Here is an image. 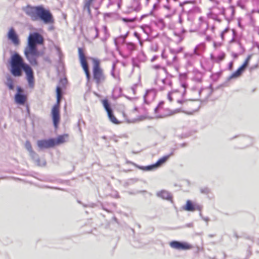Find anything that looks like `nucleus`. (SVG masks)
Returning a JSON list of instances; mask_svg holds the SVG:
<instances>
[{
	"instance_id": "19",
	"label": "nucleus",
	"mask_w": 259,
	"mask_h": 259,
	"mask_svg": "<svg viewBox=\"0 0 259 259\" xmlns=\"http://www.w3.org/2000/svg\"><path fill=\"white\" fill-rule=\"evenodd\" d=\"M158 196L165 199L169 200L171 199V196L167 191L162 190L158 193Z\"/></svg>"
},
{
	"instance_id": "31",
	"label": "nucleus",
	"mask_w": 259,
	"mask_h": 259,
	"mask_svg": "<svg viewBox=\"0 0 259 259\" xmlns=\"http://www.w3.org/2000/svg\"><path fill=\"white\" fill-rule=\"evenodd\" d=\"M228 31V28H226L225 29V30L221 33V37L223 39H224V36L226 32H227Z\"/></svg>"
},
{
	"instance_id": "5",
	"label": "nucleus",
	"mask_w": 259,
	"mask_h": 259,
	"mask_svg": "<svg viewBox=\"0 0 259 259\" xmlns=\"http://www.w3.org/2000/svg\"><path fill=\"white\" fill-rule=\"evenodd\" d=\"M103 0H87L82 9L83 15L96 16L99 15L98 9Z\"/></svg>"
},
{
	"instance_id": "25",
	"label": "nucleus",
	"mask_w": 259,
	"mask_h": 259,
	"mask_svg": "<svg viewBox=\"0 0 259 259\" xmlns=\"http://www.w3.org/2000/svg\"><path fill=\"white\" fill-rule=\"evenodd\" d=\"M25 148L30 152H32V148L31 143L29 141H26L25 143Z\"/></svg>"
},
{
	"instance_id": "23",
	"label": "nucleus",
	"mask_w": 259,
	"mask_h": 259,
	"mask_svg": "<svg viewBox=\"0 0 259 259\" xmlns=\"http://www.w3.org/2000/svg\"><path fill=\"white\" fill-rule=\"evenodd\" d=\"M252 55H248L246 59H245V61L243 63V64L241 66L243 69H245V68L248 65L249 61L252 57Z\"/></svg>"
},
{
	"instance_id": "6",
	"label": "nucleus",
	"mask_w": 259,
	"mask_h": 259,
	"mask_svg": "<svg viewBox=\"0 0 259 259\" xmlns=\"http://www.w3.org/2000/svg\"><path fill=\"white\" fill-rule=\"evenodd\" d=\"M57 93V102L53 106L51 110V115L53 123L55 129H57L61 120L60 103L61 98V89L57 87L56 89Z\"/></svg>"
},
{
	"instance_id": "22",
	"label": "nucleus",
	"mask_w": 259,
	"mask_h": 259,
	"mask_svg": "<svg viewBox=\"0 0 259 259\" xmlns=\"http://www.w3.org/2000/svg\"><path fill=\"white\" fill-rule=\"evenodd\" d=\"M244 69H243L241 66L237 69V70L235 71L232 76L233 77H237L241 75L242 72L244 71Z\"/></svg>"
},
{
	"instance_id": "36",
	"label": "nucleus",
	"mask_w": 259,
	"mask_h": 259,
	"mask_svg": "<svg viewBox=\"0 0 259 259\" xmlns=\"http://www.w3.org/2000/svg\"><path fill=\"white\" fill-rule=\"evenodd\" d=\"M118 8H120V3L118 4Z\"/></svg>"
},
{
	"instance_id": "18",
	"label": "nucleus",
	"mask_w": 259,
	"mask_h": 259,
	"mask_svg": "<svg viewBox=\"0 0 259 259\" xmlns=\"http://www.w3.org/2000/svg\"><path fill=\"white\" fill-rule=\"evenodd\" d=\"M69 135L67 134L59 135L57 138L54 139L55 146L62 144L68 141Z\"/></svg>"
},
{
	"instance_id": "17",
	"label": "nucleus",
	"mask_w": 259,
	"mask_h": 259,
	"mask_svg": "<svg viewBox=\"0 0 259 259\" xmlns=\"http://www.w3.org/2000/svg\"><path fill=\"white\" fill-rule=\"evenodd\" d=\"M8 37L15 45L17 46L19 44L18 36L13 28L9 30L8 33Z\"/></svg>"
},
{
	"instance_id": "16",
	"label": "nucleus",
	"mask_w": 259,
	"mask_h": 259,
	"mask_svg": "<svg viewBox=\"0 0 259 259\" xmlns=\"http://www.w3.org/2000/svg\"><path fill=\"white\" fill-rule=\"evenodd\" d=\"M154 90L156 92L163 91L166 89V84L164 79H156L154 81Z\"/></svg>"
},
{
	"instance_id": "7",
	"label": "nucleus",
	"mask_w": 259,
	"mask_h": 259,
	"mask_svg": "<svg viewBox=\"0 0 259 259\" xmlns=\"http://www.w3.org/2000/svg\"><path fill=\"white\" fill-rule=\"evenodd\" d=\"M26 14L31 16H52L50 12L42 6L31 7L27 6L25 8Z\"/></svg>"
},
{
	"instance_id": "24",
	"label": "nucleus",
	"mask_w": 259,
	"mask_h": 259,
	"mask_svg": "<svg viewBox=\"0 0 259 259\" xmlns=\"http://www.w3.org/2000/svg\"><path fill=\"white\" fill-rule=\"evenodd\" d=\"M229 13H230V14L231 15H234L235 14V9L233 7L230 6L228 7L226 10V13H225V14H229Z\"/></svg>"
},
{
	"instance_id": "1",
	"label": "nucleus",
	"mask_w": 259,
	"mask_h": 259,
	"mask_svg": "<svg viewBox=\"0 0 259 259\" xmlns=\"http://www.w3.org/2000/svg\"><path fill=\"white\" fill-rule=\"evenodd\" d=\"M78 55L79 62L85 74L87 82H89L92 80L97 86L105 82L107 79V76L103 68L101 67L100 60L95 58L91 59L93 63L91 75L84 50L83 48H78Z\"/></svg>"
},
{
	"instance_id": "2",
	"label": "nucleus",
	"mask_w": 259,
	"mask_h": 259,
	"mask_svg": "<svg viewBox=\"0 0 259 259\" xmlns=\"http://www.w3.org/2000/svg\"><path fill=\"white\" fill-rule=\"evenodd\" d=\"M9 71L14 77H20L23 71L26 74V78L30 87L33 88L34 84L33 71L31 66L24 62L23 58L18 53L12 55L10 60Z\"/></svg>"
},
{
	"instance_id": "21",
	"label": "nucleus",
	"mask_w": 259,
	"mask_h": 259,
	"mask_svg": "<svg viewBox=\"0 0 259 259\" xmlns=\"http://www.w3.org/2000/svg\"><path fill=\"white\" fill-rule=\"evenodd\" d=\"M37 18H39L45 23H50L53 22V17H34L33 20H35L37 19Z\"/></svg>"
},
{
	"instance_id": "3",
	"label": "nucleus",
	"mask_w": 259,
	"mask_h": 259,
	"mask_svg": "<svg viewBox=\"0 0 259 259\" xmlns=\"http://www.w3.org/2000/svg\"><path fill=\"white\" fill-rule=\"evenodd\" d=\"M43 42L44 38L38 33L34 32L29 34L27 45L25 48L24 54L27 60L33 66L37 65V59L40 55L36 45L42 44Z\"/></svg>"
},
{
	"instance_id": "35",
	"label": "nucleus",
	"mask_w": 259,
	"mask_h": 259,
	"mask_svg": "<svg viewBox=\"0 0 259 259\" xmlns=\"http://www.w3.org/2000/svg\"><path fill=\"white\" fill-rule=\"evenodd\" d=\"M156 58H157V57H154L152 59V61H154V60H155Z\"/></svg>"
},
{
	"instance_id": "27",
	"label": "nucleus",
	"mask_w": 259,
	"mask_h": 259,
	"mask_svg": "<svg viewBox=\"0 0 259 259\" xmlns=\"http://www.w3.org/2000/svg\"><path fill=\"white\" fill-rule=\"evenodd\" d=\"M126 46L127 49L130 51H133L135 49V45L132 42L127 43Z\"/></svg>"
},
{
	"instance_id": "28",
	"label": "nucleus",
	"mask_w": 259,
	"mask_h": 259,
	"mask_svg": "<svg viewBox=\"0 0 259 259\" xmlns=\"http://www.w3.org/2000/svg\"><path fill=\"white\" fill-rule=\"evenodd\" d=\"M225 54L224 53H222L217 57V59L218 61H221L225 59Z\"/></svg>"
},
{
	"instance_id": "20",
	"label": "nucleus",
	"mask_w": 259,
	"mask_h": 259,
	"mask_svg": "<svg viewBox=\"0 0 259 259\" xmlns=\"http://www.w3.org/2000/svg\"><path fill=\"white\" fill-rule=\"evenodd\" d=\"M6 84L10 90H13L14 88V81L13 78L10 76L7 77V81Z\"/></svg>"
},
{
	"instance_id": "30",
	"label": "nucleus",
	"mask_w": 259,
	"mask_h": 259,
	"mask_svg": "<svg viewBox=\"0 0 259 259\" xmlns=\"http://www.w3.org/2000/svg\"><path fill=\"white\" fill-rule=\"evenodd\" d=\"M209 192V189L207 188H204L201 189V192L204 194H208Z\"/></svg>"
},
{
	"instance_id": "33",
	"label": "nucleus",
	"mask_w": 259,
	"mask_h": 259,
	"mask_svg": "<svg viewBox=\"0 0 259 259\" xmlns=\"http://www.w3.org/2000/svg\"><path fill=\"white\" fill-rule=\"evenodd\" d=\"M221 46V44H219L218 45L217 44V43H216V42H214V43H213V46H214V48H217V46Z\"/></svg>"
},
{
	"instance_id": "29",
	"label": "nucleus",
	"mask_w": 259,
	"mask_h": 259,
	"mask_svg": "<svg viewBox=\"0 0 259 259\" xmlns=\"http://www.w3.org/2000/svg\"><path fill=\"white\" fill-rule=\"evenodd\" d=\"M122 20L125 22H132L135 20V18L128 19L127 18L123 17Z\"/></svg>"
},
{
	"instance_id": "37",
	"label": "nucleus",
	"mask_w": 259,
	"mask_h": 259,
	"mask_svg": "<svg viewBox=\"0 0 259 259\" xmlns=\"http://www.w3.org/2000/svg\"><path fill=\"white\" fill-rule=\"evenodd\" d=\"M215 20L219 22L220 21V19H218L217 18H216Z\"/></svg>"
},
{
	"instance_id": "32",
	"label": "nucleus",
	"mask_w": 259,
	"mask_h": 259,
	"mask_svg": "<svg viewBox=\"0 0 259 259\" xmlns=\"http://www.w3.org/2000/svg\"><path fill=\"white\" fill-rule=\"evenodd\" d=\"M152 68L155 69H159L161 68V66L160 65H155L153 66Z\"/></svg>"
},
{
	"instance_id": "13",
	"label": "nucleus",
	"mask_w": 259,
	"mask_h": 259,
	"mask_svg": "<svg viewBox=\"0 0 259 259\" xmlns=\"http://www.w3.org/2000/svg\"><path fill=\"white\" fill-rule=\"evenodd\" d=\"M17 93L15 96V101L17 104L24 105L27 100V96L22 93L23 90L20 87H17Z\"/></svg>"
},
{
	"instance_id": "14",
	"label": "nucleus",
	"mask_w": 259,
	"mask_h": 259,
	"mask_svg": "<svg viewBox=\"0 0 259 259\" xmlns=\"http://www.w3.org/2000/svg\"><path fill=\"white\" fill-rule=\"evenodd\" d=\"M162 57L166 60L167 63L169 65L173 64L177 60V56L171 53H167L165 51L162 53Z\"/></svg>"
},
{
	"instance_id": "11",
	"label": "nucleus",
	"mask_w": 259,
	"mask_h": 259,
	"mask_svg": "<svg viewBox=\"0 0 259 259\" xmlns=\"http://www.w3.org/2000/svg\"><path fill=\"white\" fill-rule=\"evenodd\" d=\"M170 246L178 250H189L193 248V246L187 242H181L177 241H172L169 243Z\"/></svg>"
},
{
	"instance_id": "26",
	"label": "nucleus",
	"mask_w": 259,
	"mask_h": 259,
	"mask_svg": "<svg viewBox=\"0 0 259 259\" xmlns=\"http://www.w3.org/2000/svg\"><path fill=\"white\" fill-rule=\"evenodd\" d=\"M164 104V102L163 101H161L159 103L157 107L155 109L156 113L159 112V111L162 108Z\"/></svg>"
},
{
	"instance_id": "12",
	"label": "nucleus",
	"mask_w": 259,
	"mask_h": 259,
	"mask_svg": "<svg viewBox=\"0 0 259 259\" xmlns=\"http://www.w3.org/2000/svg\"><path fill=\"white\" fill-rule=\"evenodd\" d=\"M38 147L40 149H48L55 146V142L54 138H51L48 140H41L37 142Z\"/></svg>"
},
{
	"instance_id": "34",
	"label": "nucleus",
	"mask_w": 259,
	"mask_h": 259,
	"mask_svg": "<svg viewBox=\"0 0 259 259\" xmlns=\"http://www.w3.org/2000/svg\"><path fill=\"white\" fill-rule=\"evenodd\" d=\"M153 90H150V91H148L147 92V93L146 94V97L149 94H150L151 92H152Z\"/></svg>"
},
{
	"instance_id": "38",
	"label": "nucleus",
	"mask_w": 259,
	"mask_h": 259,
	"mask_svg": "<svg viewBox=\"0 0 259 259\" xmlns=\"http://www.w3.org/2000/svg\"><path fill=\"white\" fill-rule=\"evenodd\" d=\"M207 39L209 40H210L209 37H207Z\"/></svg>"
},
{
	"instance_id": "10",
	"label": "nucleus",
	"mask_w": 259,
	"mask_h": 259,
	"mask_svg": "<svg viewBox=\"0 0 259 259\" xmlns=\"http://www.w3.org/2000/svg\"><path fill=\"white\" fill-rule=\"evenodd\" d=\"M137 108L135 107L132 110L128 111L127 113L124 111L122 112L123 117L127 121H134L139 119Z\"/></svg>"
},
{
	"instance_id": "39",
	"label": "nucleus",
	"mask_w": 259,
	"mask_h": 259,
	"mask_svg": "<svg viewBox=\"0 0 259 259\" xmlns=\"http://www.w3.org/2000/svg\"><path fill=\"white\" fill-rule=\"evenodd\" d=\"M147 1H148L149 0H147Z\"/></svg>"
},
{
	"instance_id": "9",
	"label": "nucleus",
	"mask_w": 259,
	"mask_h": 259,
	"mask_svg": "<svg viewBox=\"0 0 259 259\" xmlns=\"http://www.w3.org/2000/svg\"><path fill=\"white\" fill-rule=\"evenodd\" d=\"M171 155V154L164 156L159 158L155 164L146 166H142L141 167V169L144 170L150 171L160 167L166 162L169 158Z\"/></svg>"
},
{
	"instance_id": "8",
	"label": "nucleus",
	"mask_w": 259,
	"mask_h": 259,
	"mask_svg": "<svg viewBox=\"0 0 259 259\" xmlns=\"http://www.w3.org/2000/svg\"><path fill=\"white\" fill-rule=\"evenodd\" d=\"M101 102L103 104L104 108L106 111L108 115V117L110 120V121L114 124H118L120 122L118 121V120L115 117L114 115L112 110L111 109L110 104L108 102L107 99H103L101 101Z\"/></svg>"
},
{
	"instance_id": "15",
	"label": "nucleus",
	"mask_w": 259,
	"mask_h": 259,
	"mask_svg": "<svg viewBox=\"0 0 259 259\" xmlns=\"http://www.w3.org/2000/svg\"><path fill=\"white\" fill-rule=\"evenodd\" d=\"M201 207L197 204H194L192 201L188 200L186 201V205L183 207V209L188 211H194L200 210Z\"/></svg>"
},
{
	"instance_id": "4",
	"label": "nucleus",
	"mask_w": 259,
	"mask_h": 259,
	"mask_svg": "<svg viewBox=\"0 0 259 259\" xmlns=\"http://www.w3.org/2000/svg\"><path fill=\"white\" fill-rule=\"evenodd\" d=\"M168 100L170 102L172 101H176L177 103L182 105L183 106L177 109L175 111H169L168 113H162L163 116L171 115L176 113H178L184 111L185 107L188 104V102L186 100L184 99L183 94L177 91L170 92L167 95Z\"/></svg>"
}]
</instances>
